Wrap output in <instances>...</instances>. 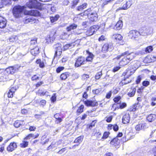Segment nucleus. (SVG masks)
<instances>
[{
  "mask_svg": "<svg viewBox=\"0 0 156 156\" xmlns=\"http://www.w3.org/2000/svg\"><path fill=\"white\" fill-rule=\"evenodd\" d=\"M136 56V54L134 52L129 53L128 51H126L117 56L114 59L118 60L121 58L119 64L120 66H124L134 59Z\"/></svg>",
  "mask_w": 156,
  "mask_h": 156,
  "instance_id": "obj_1",
  "label": "nucleus"
},
{
  "mask_svg": "<svg viewBox=\"0 0 156 156\" xmlns=\"http://www.w3.org/2000/svg\"><path fill=\"white\" fill-rule=\"evenodd\" d=\"M26 7L25 6H15L13 9V13L14 16L18 18L21 16L22 12H24L26 10Z\"/></svg>",
  "mask_w": 156,
  "mask_h": 156,
  "instance_id": "obj_2",
  "label": "nucleus"
},
{
  "mask_svg": "<svg viewBox=\"0 0 156 156\" xmlns=\"http://www.w3.org/2000/svg\"><path fill=\"white\" fill-rule=\"evenodd\" d=\"M26 5L30 8L41 9V4L38 2L36 0H29V2L27 3Z\"/></svg>",
  "mask_w": 156,
  "mask_h": 156,
  "instance_id": "obj_3",
  "label": "nucleus"
},
{
  "mask_svg": "<svg viewBox=\"0 0 156 156\" xmlns=\"http://www.w3.org/2000/svg\"><path fill=\"white\" fill-rule=\"evenodd\" d=\"M86 64L85 57L80 56L76 58L74 65L75 68H78Z\"/></svg>",
  "mask_w": 156,
  "mask_h": 156,
  "instance_id": "obj_4",
  "label": "nucleus"
},
{
  "mask_svg": "<svg viewBox=\"0 0 156 156\" xmlns=\"http://www.w3.org/2000/svg\"><path fill=\"white\" fill-rule=\"evenodd\" d=\"M98 101L96 100H86L83 101L84 105L87 107H95L98 106Z\"/></svg>",
  "mask_w": 156,
  "mask_h": 156,
  "instance_id": "obj_5",
  "label": "nucleus"
},
{
  "mask_svg": "<svg viewBox=\"0 0 156 156\" xmlns=\"http://www.w3.org/2000/svg\"><path fill=\"white\" fill-rule=\"evenodd\" d=\"M86 54L87 55V57L85 58V59L86 62L91 63L93 62V59L94 57V55L91 52H90L89 49L85 51Z\"/></svg>",
  "mask_w": 156,
  "mask_h": 156,
  "instance_id": "obj_6",
  "label": "nucleus"
},
{
  "mask_svg": "<svg viewBox=\"0 0 156 156\" xmlns=\"http://www.w3.org/2000/svg\"><path fill=\"white\" fill-rule=\"evenodd\" d=\"M55 45L56 46V50L53 58V60H54L58 55H60L62 52V46L61 44L60 43H57L55 44Z\"/></svg>",
  "mask_w": 156,
  "mask_h": 156,
  "instance_id": "obj_7",
  "label": "nucleus"
},
{
  "mask_svg": "<svg viewBox=\"0 0 156 156\" xmlns=\"http://www.w3.org/2000/svg\"><path fill=\"white\" fill-rule=\"evenodd\" d=\"M147 128V123L144 121H142L139 122L138 124L135 126V129L136 131H140L144 130Z\"/></svg>",
  "mask_w": 156,
  "mask_h": 156,
  "instance_id": "obj_8",
  "label": "nucleus"
},
{
  "mask_svg": "<svg viewBox=\"0 0 156 156\" xmlns=\"http://www.w3.org/2000/svg\"><path fill=\"white\" fill-rule=\"evenodd\" d=\"M17 143L15 142H11L6 147V150L9 152H12L15 150L17 148Z\"/></svg>",
  "mask_w": 156,
  "mask_h": 156,
  "instance_id": "obj_9",
  "label": "nucleus"
},
{
  "mask_svg": "<svg viewBox=\"0 0 156 156\" xmlns=\"http://www.w3.org/2000/svg\"><path fill=\"white\" fill-rule=\"evenodd\" d=\"M113 48V45L110 43H106L102 46L101 48V51L105 53L108 52L109 49H112Z\"/></svg>",
  "mask_w": 156,
  "mask_h": 156,
  "instance_id": "obj_10",
  "label": "nucleus"
},
{
  "mask_svg": "<svg viewBox=\"0 0 156 156\" xmlns=\"http://www.w3.org/2000/svg\"><path fill=\"white\" fill-rule=\"evenodd\" d=\"M55 119V122L56 124H58L61 122L64 118L65 116L63 115H61V113H58L55 114L54 116Z\"/></svg>",
  "mask_w": 156,
  "mask_h": 156,
  "instance_id": "obj_11",
  "label": "nucleus"
},
{
  "mask_svg": "<svg viewBox=\"0 0 156 156\" xmlns=\"http://www.w3.org/2000/svg\"><path fill=\"white\" fill-rule=\"evenodd\" d=\"M24 14L26 15H29L34 16H40V12L37 10H31L30 11L25 10L24 11Z\"/></svg>",
  "mask_w": 156,
  "mask_h": 156,
  "instance_id": "obj_12",
  "label": "nucleus"
},
{
  "mask_svg": "<svg viewBox=\"0 0 156 156\" xmlns=\"http://www.w3.org/2000/svg\"><path fill=\"white\" fill-rule=\"evenodd\" d=\"M136 70V68L135 67L132 65L130 66L126 69V71L123 73L122 75L125 76L127 73H129V75L131 76L135 72Z\"/></svg>",
  "mask_w": 156,
  "mask_h": 156,
  "instance_id": "obj_13",
  "label": "nucleus"
},
{
  "mask_svg": "<svg viewBox=\"0 0 156 156\" xmlns=\"http://www.w3.org/2000/svg\"><path fill=\"white\" fill-rule=\"evenodd\" d=\"M9 76L5 70L2 71L0 73V81L3 82L7 81L9 79Z\"/></svg>",
  "mask_w": 156,
  "mask_h": 156,
  "instance_id": "obj_14",
  "label": "nucleus"
},
{
  "mask_svg": "<svg viewBox=\"0 0 156 156\" xmlns=\"http://www.w3.org/2000/svg\"><path fill=\"white\" fill-rule=\"evenodd\" d=\"M130 76V75H128L126 76H124V78L122 79L119 83V84L120 85L123 86L131 83V80L129 79V77Z\"/></svg>",
  "mask_w": 156,
  "mask_h": 156,
  "instance_id": "obj_15",
  "label": "nucleus"
},
{
  "mask_svg": "<svg viewBox=\"0 0 156 156\" xmlns=\"http://www.w3.org/2000/svg\"><path fill=\"white\" fill-rule=\"evenodd\" d=\"M139 35V33L136 30H131L129 33V38L132 39L137 38Z\"/></svg>",
  "mask_w": 156,
  "mask_h": 156,
  "instance_id": "obj_16",
  "label": "nucleus"
},
{
  "mask_svg": "<svg viewBox=\"0 0 156 156\" xmlns=\"http://www.w3.org/2000/svg\"><path fill=\"white\" fill-rule=\"evenodd\" d=\"M111 145L113 147H117L120 145V140L118 138L114 137L113 138L110 142Z\"/></svg>",
  "mask_w": 156,
  "mask_h": 156,
  "instance_id": "obj_17",
  "label": "nucleus"
},
{
  "mask_svg": "<svg viewBox=\"0 0 156 156\" xmlns=\"http://www.w3.org/2000/svg\"><path fill=\"white\" fill-rule=\"evenodd\" d=\"M156 60V57L153 55L148 56L146 57L144 59V62L146 63L153 62Z\"/></svg>",
  "mask_w": 156,
  "mask_h": 156,
  "instance_id": "obj_18",
  "label": "nucleus"
},
{
  "mask_svg": "<svg viewBox=\"0 0 156 156\" xmlns=\"http://www.w3.org/2000/svg\"><path fill=\"white\" fill-rule=\"evenodd\" d=\"M16 90V89L15 87H11L7 93L8 98H12Z\"/></svg>",
  "mask_w": 156,
  "mask_h": 156,
  "instance_id": "obj_19",
  "label": "nucleus"
},
{
  "mask_svg": "<svg viewBox=\"0 0 156 156\" xmlns=\"http://www.w3.org/2000/svg\"><path fill=\"white\" fill-rule=\"evenodd\" d=\"M88 17L91 21L92 22L95 21L97 20L98 15L96 12L93 11L88 16Z\"/></svg>",
  "mask_w": 156,
  "mask_h": 156,
  "instance_id": "obj_20",
  "label": "nucleus"
},
{
  "mask_svg": "<svg viewBox=\"0 0 156 156\" xmlns=\"http://www.w3.org/2000/svg\"><path fill=\"white\" fill-rule=\"evenodd\" d=\"M130 117L129 113H125L123 116L122 122L124 124H127L129 122Z\"/></svg>",
  "mask_w": 156,
  "mask_h": 156,
  "instance_id": "obj_21",
  "label": "nucleus"
},
{
  "mask_svg": "<svg viewBox=\"0 0 156 156\" xmlns=\"http://www.w3.org/2000/svg\"><path fill=\"white\" fill-rule=\"evenodd\" d=\"M118 104L119 105L118 106L115 108L113 111H115L119 109H122L125 108L127 106L126 103L125 102H122L121 101H120Z\"/></svg>",
  "mask_w": 156,
  "mask_h": 156,
  "instance_id": "obj_22",
  "label": "nucleus"
},
{
  "mask_svg": "<svg viewBox=\"0 0 156 156\" xmlns=\"http://www.w3.org/2000/svg\"><path fill=\"white\" fill-rule=\"evenodd\" d=\"M140 107V105L138 102L135 103L131 106L129 108L130 112H135L138 110Z\"/></svg>",
  "mask_w": 156,
  "mask_h": 156,
  "instance_id": "obj_23",
  "label": "nucleus"
},
{
  "mask_svg": "<svg viewBox=\"0 0 156 156\" xmlns=\"http://www.w3.org/2000/svg\"><path fill=\"white\" fill-rule=\"evenodd\" d=\"M70 73L68 72H65L60 75V79L61 80H65L70 76Z\"/></svg>",
  "mask_w": 156,
  "mask_h": 156,
  "instance_id": "obj_24",
  "label": "nucleus"
},
{
  "mask_svg": "<svg viewBox=\"0 0 156 156\" xmlns=\"http://www.w3.org/2000/svg\"><path fill=\"white\" fill-rule=\"evenodd\" d=\"M39 136V134L36 133L35 135L32 133H30L27 135L24 138V140H30L31 138H33L34 139L37 138Z\"/></svg>",
  "mask_w": 156,
  "mask_h": 156,
  "instance_id": "obj_25",
  "label": "nucleus"
},
{
  "mask_svg": "<svg viewBox=\"0 0 156 156\" xmlns=\"http://www.w3.org/2000/svg\"><path fill=\"white\" fill-rule=\"evenodd\" d=\"M30 51L33 55L36 56L39 53L40 49L37 46H36L34 48L31 49Z\"/></svg>",
  "mask_w": 156,
  "mask_h": 156,
  "instance_id": "obj_26",
  "label": "nucleus"
},
{
  "mask_svg": "<svg viewBox=\"0 0 156 156\" xmlns=\"http://www.w3.org/2000/svg\"><path fill=\"white\" fill-rule=\"evenodd\" d=\"M6 19L0 16V28H4L6 26Z\"/></svg>",
  "mask_w": 156,
  "mask_h": 156,
  "instance_id": "obj_27",
  "label": "nucleus"
},
{
  "mask_svg": "<svg viewBox=\"0 0 156 156\" xmlns=\"http://www.w3.org/2000/svg\"><path fill=\"white\" fill-rule=\"evenodd\" d=\"M5 71L9 75L10 74H12L14 73L15 72V69L13 66H11L7 68L5 70Z\"/></svg>",
  "mask_w": 156,
  "mask_h": 156,
  "instance_id": "obj_28",
  "label": "nucleus"
},
{
  "mask_svg": "<svg viewBox=\"0 0 156 156\" xmlns=\"http://www.w3.org/2000/svg\"><path fill=\"white\" fill-rule=\"evenodd\" d=\"M122 9L125 10L128 8H129L132 5V2L131 1H128L127 2H124Z\"/></svg>",
  "mask_w": 156,
  "mask_h": 156,
  "instance_id": "obj_29",
  "label": "nucleus"
},
{
  "mask_svg": "<svg viewBox=\"0 0 156 156\" xmlns=\"http://www.w3.org/2000/svg\"><path fill=\"white\" fill-rule=\"evenodd\" d=\"M156 119V115L151 114L148 115L146 117L147 120L149 122L154 121Z\"/></svg>",
  "mask_w": 156,
  "mask_h": 156,
  "instance_id": "obj_30",
  "label": "nucleus"
},
{
  "mask_svg": "<svg viewBox=\"0 0 156 156\" xmlns=\"http://www.w3.org/2000/svg\"><path fill=\"white\" fill-rule=\"evenodd\" d=\"M24 125V121L21 120H16L15 121L13 125L16 128H18L21 126Z\"/></svg>",
  "mask_w": 156,
  "mask_h": 156,
  "instance_id": "obj_31",
  "label": "nucleus"
},
{
  "mask_svg": "<svg viewBox=\"0 0 156 156\" xmlns=\"http://www.w3.org/2000/svg\"><path fill=\"white\" fill-rule=\"evenodd\" d=\"M136 92V89L135 87H131L129 88V91L127 95L129 97H133L135 94Z\"/></svg>",
  "mask_w": 156,
  "mask_h": 156,
  "instance_id": "obj_32",
  "label": "nucleus"
},
{
  "mask_svg": "<svg viewBox=\"0 0 156 156\" xmlns=\"http://www.w3.org/2000/svg\"><path fill=\"white\" fill-rule=\"evenodd\" d=\"M84 106L83 105H81L77 109L76 113L77 115H79L84 111Z\"/></svg>",
  "mask_w": 156,
  "mask_h": 156,
  "instance_id": "obj_33",
  "label": "nucleus"
},
{
  "mask_svg": "<svg viewBox=\"0 0 156 156\" xmlns=\"http://www.w3.org/2000/svg\"><path fill=\"white\" fill-rule=\"evenodd\" d=\"M75 41L66 44L63 46V50L65 51L68 49L70 47H74L75 45Z\"/></svg>",
  "mask_w": 156,
  "mask_h": 156,
  "instance_id": "obj_34",
  "label": "nucleus"
},
{
  "mask_svg": "<svg viewBox=\"0 0 156 156\" xmlns=\"http://www.w3.org/2000/svg\"><path fill=\"white\" fill-rule=\"evenodd\" d=\"M99 28L98 26L94 25L90 27L89 29L90 35H92L95 32H96Z\"/></svg>",
  "mask_w": 156,
  "mask_h": 156,
  "instance_id": "obj_35",
  "label": "nucleus"
},
{
  "mask_svg": "<svg viewBox=\"0 0 156 156\" xmlns=\"http://www.w3.org/2000/svg\"><path fill=\"white\" fill-rule=\"evenodd\" d=\"M110 132L108 131H105V132L103 134L102 136L101 137V139L100 140L103 141L107 139L109 135H110Z\"/></svg>",
  "mask_w": 156,
  "mask_h": 156,
  "instance_id": "obj_36",
  "label": "nucleus"
},
{
  "mask_svg": "<svg viewBox=\"0 0 156 156\" xmlns=\"http://www.w3.org/2000/svg\"><path fill=\"white\" fill-rule=\"evenodd\" d=\"M35 63L36 64L39 65V67L40 68H43L45 67L44 62L42 61L40 58L37 59L35 61Z\"/></svg>",
  "mask_w": 156,
  "mask_h": 156,
  "instance_id": "obj_37",
  "label": "nucleus"
},
{
  "mask_svg": "<svg viewBox=\"0 0 156 156\" xmlns=\"http://www.w3.org/2000/svg\"><path fill=\"white\" fill-rule=\"evenodd\" d=\"M24 140L22 141V142L20 144V146L21 148H25L28 147L29 144V142Z\"/></svg>",
  "mask_w": 156,
  "mask_h": 156,
  "instance_id": "obj_38",
  "label": "nucleus"
},
{
  "mask_svg": "<svg viewBox=\"0 0 156 156\" xmlns=\"http://www.w3.org/2000/svg\"><path fill=\"white\" fill-rule=\"evenodd\" d=\"M96 122V120H94L92 121V122L89 124L87 125V129L88 130L91 129L93 127L95 126V124Z\"/></svg>",
  "mask_w": 156,
  "mask_h": 156,
  "instance_id": "obj_39",
  "label": "nucleus"
},
{
  "mask_svg": "<svg viewBox=\"0 0 156 156\" xmlns=\"http://www.w3.org/2000/svg\"><path fill=\"white\" fill-rule=\"evenodd\" d=\"M77 27L76 24L73 23L66 28V30L67 31H70L72 30L76 29Z\"/></svg>",
  "mask_w": 156,
  "mask_h": 156,
  "instance_id": "obj_40",
  "label": "nucleus"
},
{
  "mask_svg": "<svg viewBox=\"0 0 156 156\" xmlns=\"http://www.w3.org/2000/svg\"><path fill=\"white\" fill-rule=\"evenodd\" d=\"M122 21L121 20H119L115 25L116 29L117 30H120L122 27Z\"/></svg>",
  "mask_w": 156,
  "mask_h": 156,
  "instance_id": "obj_41",
  "label": "nucleus"
},
{
  "mask_svg": "<svg viewBox=\"0 0 156 156\" xmlns=\"http://www.w3.org/2000/svg\"><path fill=\"white\" fill-rule=\"evenodd\" d=\"M84 137L83 136H80L76 138L74 140V143H79L78 145L80 144L82 141Z\"/></svg>",
  "mask_w": 156,
  "mask_h": 156,
  "instance_id": "obj_42",
  "label": "nucleus"
},
{
  "mask_svg": "<svg viewBox=\"0 0 156 156\" xmlns=\"http://www.w3.org/2000/svg\"><path fill=\"white\" fill-rule=\"evenodd\" d=\"M87 6L86 3L83 4L82 5L78 6L77 8V10L79 11H82L84 9L86 8Z\"/></svg>",
  "mask_w": 156,
  "mask_h": 156,
  "instance_id": "obj_43",
  "label": "nucleus"
},
{
  "mask_svg": "<svg viewBox=\"0 0 156 156\" xmlns=\"http://www.w3.org/2000/svg\"><path fill=\"white\" fill-rule=\"evenodd\" d=\"M149 30V28H146L145 29L141 28L139 30V32H138L139 33V35L140 34L144 35V34H147L148 33L147 32V31L148 30Z\"/></svg>",
  "mask_w": 156,
  "mask_h": 156,
  "instance_id": "obj_44",
  "label": "nucleus"
},
{
  "mask_svg": "<svg viewBox=\"0 0 156 156\" xmlns=\"http://www.w3.org/2000/svg\"><path fill=\"white\" fill-rule=\"evenodd\" d=\"M37 74H34L33 75L31 78L32 81L36 82L40 79V77Z\"/></svg>",
  "mask_w": 156,
  "mask_h": 156,
  "instance_id": "obj_45",
  "label": "nucleus"
},
{
  "mask_svg": "<svg viewBox=\"0 0 156 156\" xmlns=\"http://www.w3.org/2000/svg\"><path fill=\"white\" fill-rule=\"evenodd\" d=\"M92 92L94 94L96 95L100 94L101 92V89L100 88H98L92 90Z\"/></svg>",
  "mask_w": 156,
  "mask_h": 156,
  "instance_id": "obj_46",
  "label": "nucleus"
},
{
  "mask_svg": "<svg viewBox=\"0 0 156 156\" xmlns=\"http://www.w3.org/2000/svg\"><path fill=\"white\" fill-rule=\"evenodd\" d=\"M59 18L58 15H56L55 16L50 17V19L51 23H54Z\"/></svg>",
  "mask_w": 156,
  "mask_h": 156,
  "instance_id": "obj_47",
  "label": "nucleus"
},
{
  "mask_svg": "<svg viewBox=\"0 0 156 156\" xmlns=\"http://www.w3.org/2000/svg\"><path fill=\"white\" fill-rule=\"evenodd\" d=\"M44 84V82L42 80L38 81L34 85V86L35 87V88L37 89L38 87L41 86Z\"/></svg>",
  "mask_w": 156,
  "mask_h": 156,
  "instance_id": "obj_48",
  "label": "nucleus"
},
{
  "mask_svg": "<svg viewBox=\"0 0 156 156\" xmlns=\"http://www.w3.org/2000/svg\"><path fill=\"white\" fill-rule=\"evenodd\" d=\"M46 101L45 100L42 99L40 100L39 105L40 107H44L46 105Z\"/></svg>",
  "mask_w": 156,
  "mask_h": 156,
  "instance_id": "obj_49",
  "label": "nucleus"
},
{
  "mask_svg": "<svg viewBox=\"0 0 156 156\" xmlns=\"http://www.w3.org/2000/svg\"><path fill=\"white\" fill-rule=\"evenodd\" d=\"M101 71L98 72L95 76V78L96 80L99 79L102 76Z\"/></svg>",
  "mask_w": 156,
  "mask_h": 156,
  "instance_id": "obj_50",
  "label": "nucleus"
},
{
  "mask_svg": "<svg viewBox=\"0 0 156 156\" xmlns=\"http://www.w3.org/2000/svg\"><path fill=\"white\" fill-rule=\"evenodd\" d=\"M153 50L152 46H149L147 47L145 49V51L146 53H150L152 52Z\"/></svg>",
  "mask_w": 156,
  "mask_h": 156,
  "instance_id": "obj_51",
  "label": "nucleus"
},
{
  "mask_svg": "<svg viewBox=\"0 0 156 156\" xmlns=\"http://www.w3.org/2000/svg\"><path fill=\"white\" fill-rule=\"evenodd\" d=\"M50 100L51 102H54L56 100V94H53L50 98Z\"/></svg>",
  "mask_w": 156,
  "mask_h": 156,
  "instance_id": "obj_52",
  "label": "nucleus"
},
{
  "mask_svg": "<svg viewBox=\"0 0 156 156\" xmlns=\"http://www.w3.org/2000/svg\"><path fill=\"white\" fill-rule=\"evenodd\" d=\"M112 38H115V39H121L122 38V37L120 34H114L112 36Z\"/></svg>",
  "mask_w": 156,
  "mask_h": 156,
  "instance_id": "obj_53",
  "label": "nucleus"
},
{
  "mask_svg": "<svg viewBox=\"0 0 156 156\" xmlns=\"http://www.w3.org/2000/svg\"><path fill=\"white\" fill-rule=\"evenodd\" d=\"M65 69L63 66H59L58 67L56 70V72L57 73H59L63 71Z\"/></svg>",
  "mask_w": 156,
  "mask_h": 156,
  "instance_id": "obj_54",
  "label": "nucleus"
},
{
  "mask_svg": "<svg viewBox=\"0 0 156 156\" xmlns=\"http://www.w3.org/2000/svg\"><path fill=\"white\" fill-rule=\"evenodd\" d=\"M142 80V76L140 75L138 76L136 78L135 81L136 83L138 84L140 83Z\"/></svg>",
  "mask_w": 156,
  "mask_h": 156,
  "instance_id": "obj_55",
  "label": "nucleus"
},
{
  "mask_svg": "<svg viewBox=\"0 0 156 156\" xmlns=\"http://www.w3.org/2000/svg\"><path fill=\"white\" fill-rule=\"evenodd\" d=\"M105 118L106 119L105 120L108 123L110 122L112 120L113 116L112 115H111L108 117L107 116L105 117Z\"/></svg>",
  "mask_w": 156,
  "mask_h": 156,
  "instance_id": "obj_56",
  "label": "nucleus"
},
{
  "mask_svg": "<svg viewBox=\"0 0 156 156\" xmlns=\"http://www.w3.org/2000/svg\"><path fill=\"white\" fill-rule=\"evenodd\" d=\"M121 98L120 96H117L115 97L113 99L114 101L116 103H117L121 99Z\"/></svg>",
  "mask_w": 156,
  "mask_h": 156,
  "instance_id": "obj_57",
  "label": "nucleus"
},
{
  "mask_svg": "<svg viewBox=\"0 0 156 156\" xmlns=\"http://www.w3.org/2000/svg\"><path fill=\"white\" fill-rule=\"evenodd\" d=\"M112 129L114 131L117 132L119 129V127L117 124H115L113 125Z\"/></svg>",
  "mask_w": 156,
  "mask_h": 156,
  "instance_id": "obj_58",
  "label": "nucleus"
},
{
  "mask_svg": "<svg viewBox=\"0 0 156 156\" xmlns=\"http://www.w3.org/2000/svg\"><path fill=\"white\" fill-rule=\"evenodd\" d=\"M11 0H2V3L3 4V5H6L10 4Z\"/></svg>",
  "mask_w": 156,
  "mask_h": 156,
  "instance_id": "obj_59",
  "label": "nucleus"
},
{
  "mask_svg": "<svg viewBox=\"0 0 156 156\" xmlns=\"http://www.w3.org/2000/svg\"><path fill=\"white\" fill-rule=\"evenodd\" d=\"M37 40H31L30 41V46H33V45L36 44L37 42Z\"/></svg>",
  "mask_w": 156,
  "mask_h": 156,
  "instance_id": "obj_60",
  "label": "nucleus"
},
{
  "mask_svg": "<svg viewBox=\"0 0 156 156\" xmlns=\"http://www.w3.org/2000/svg\"><path fill=\"white\" fill-rule=\"evenodd\" d=\"M92 12V11L90 9H88L84 12V14L87 15L88 16L90 15L91 12Z\"/></svg>",
  "mask_w": 156,
  "mask_h": 156,
  "instance_id": "obj_61",
  "label": "nucleus"
},
{
  "mask_svg": "<svg viewBox=\"0 0 156 156\" xmlns=\"http://www.w3.org/2000/svg\"><path fill=\"white\" fill-rule=\"evenodd\" d=\"M142 84L144 86L147 87L150 84V82L148 81H144L142 82Z\"/></svg>",
  "mask_w": 156,
  "mask_h": 156,
  "instance_id": "obj_62",
  "label": "nucleus"
},
{
  "mask_svg": "<svg viewBox=\"0 0 156 156\" xmlns=\"http://www.w3.org/2000/svg\"><path fill=\"white\" fill-rule=\"evenodd\" d=\"M112 95V91H110L106 94L105 96V98L107 99H109Z\"/></svg>",
  "mask_w": 156,
  "mask_h": 156,
  "instance_id": "obj_63",
  "label": "nucleus"
},
{
  "mask_svg": "<svg viewBox=\"0 0 156 156\" xmlns=\"http://www.w3.org/2000/svg\"><path fill=\"white\" fill-rule=\"evenodd\" d=\"M120 68L121 67L119 66H115L113 69L112 71L113 72H115L119 70Z\"/></svg>",
  "mask_w": 156,
  "mask_h": 156,
  "instance_id": "obj_64",
  "label": "nucleus"
}]
</instances>
